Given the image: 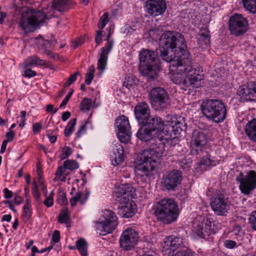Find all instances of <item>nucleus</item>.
<instances>
[{"label":"nucleus","instance_id":"2","mask_svg":"<svg viewBox=\"0 0 256 256\" xmlns=\"http://www.w3.org/2000/svg\"><path fill=\"white\" fill-rule=\"evenodd\" d=\"M160 56L166 62L181 58L188 60L190 56L184 36L180 32L167 31L163 33L160 39Z\"/></svg>","mask_w":256,"mask_h":256},{"label":"nucleus","instance_id":"64","mask_svg":"<svg viewBox=\"0 0 256 256\" xmlns=\"http://www.w3.org/2000/svg\"><path fill=\"white\" fill-rule=\"evenodd\" d=\"M23 200L24 199L22 197L18 196H16L13 200V202L14 204L18 205L20 204L23 201Z\"/></svg>","mask_w":256,"mask_h":256},{"label":"nucleus","instance_id":"8","mask_svg":"<svg viewBox=\"0 0 256 256\" xmlns=\"http://www.w3.org/2000/svg\"><path fill=\"white\" fill-rule=\"evenodd\" d=\"M164 120L159 116H150L146 122L142 124L136 133V136L144 142L150 140L152 138V132L158 134L164 130Z\"/></svg>","mask_w":256,"mask_h":256},{"label":"nucleus","instance_id":"29","mask_svg":"<svg viewBox=\"0 0 256 256\" xmlns=\"http://www.w3.org/2000/svg\"><path fill=\"white\" fill-rule=\"evenodd\" d=\"M183 239L178 237L169 236L166 238L164 242L166 246H168L170 249L174 251L182 244Z\"/></svg>","mask_w":256,"mask_h":256},{"label":"nucleus","instance_id":"22","mask_svg":"<svg viewBox=\"0 0 256 256\" xmlns=\"http://www.w3.org/2000/svg\"><path fill=\"white\" fill-rule=\"evenodd\" d=\"M34 43L40 50H42V53L46 54L49 57L54 59L58 56L52 52L58 44L56 40H46L42 36H40L34 38Z\"/></svg>","mask_w":256,"mask_h":256},{"label":"nucleus","instance_id":"61","mask_svg":"<svg viewBox=\"0 0 256 256\" xmlns=\"http://www.w3.org/2000/svg\"><path fill=\"white\" fill-rule=\"evenodd\" d=\"M4 193V197L6 199H10L13 196V193L12 191L10 190L8 188H4L3 190Z\"/></svg>","mask_w":256,"mask_h":256},{"label":"nucleus","instance_id":"30","mask_svg":"<svg viewBox=\"0 0 256 256\" xmlns=\"http://www.w3.org/2000/svg\"><path fill=\"white\" fill-rule=\"evenodd\" d=\"M199 38L198 42H204L207 46L210 44V36L208 28L206 27H202L199 30L198 34Z\"/></svg>","mask_w":256,"mask_h":256},{"label":"nucleus","instance_id":"48","mask_svg":"<svg viewBox=\"0 0 256 256\" xmlns=\"http://www.w3.org/2000/svg\"><path fill=\"white\" fill-rule=\"evenodd\" d=\"M80 74L78 72H76L74 74L70 76L68 78V80L64 84V87H67L74 82L76 80L77 76Z\"/></svg>","mask_w":256,"mask_h":256},{"label":"nucleus","instance_id":"62","mask_svg":"<svg viewBox=\"0 0 256 256\" xmlns=\"http://www.w3.org/2000/svg\"><path fill=\"white\" fill-rule=\"evenodd\" d=\"M46 110L48 112H50L52 114H54L58 110V108L54 109V106L52 104H49L46 106Z\"/></svg>","mask_w":256,"mask_h":256},{"label":"nucleus","instance_id":"54","mask_svg":"<svg viewBox=\"0 0 256 256\" xmlns=\"http://www.w3.org/2000/svg\"><path fill=\"white\" fill-rule=\"evenodd\" d=\"M42 125L40 122H36L32 125V132L34 134L39 133L42 128Z\"/></svg>","mask_w":256,"mask_h":256},{"label":"nucleus","instance_id":"21","mask_svg":"<svg viewBox=\"0 0 256 256\" xmlns=\"http://www.w3.org/2000/svg\"><path fill=\"white\" fill-rule=\"evenodd\" d=\"M110 30L105 38V40L108 41V42L105 46L102 48L100 50V56L98 59L97 68L100 72V73H102L106 68L108 54L111 51L114 46V40H110Z\"/></svg>","mask_w":256,"mask_h":256},{"label":"nucleus","instance_id":"20","mask_svg":"<svg viewBox=\"0 0 256 256\" xmlns=\"http://www.w3.org/2000/svg\"><path fill=\"white\" fill-rule=\"evenodd\" d=\"M237 94L242 102H256V80L248 81L240 86Z\"/></svg>","mask_w":256,"mask_h":256},{"label":"nucleus","instance_id":"52","mask_svg":"<svg viewBox=\"0 0 256 256\" xmlns=\"http://www.w3.org/2000/svg\"><path fill=\"white\" fill-rule=\"evenodd\" d=\"M73 92H74V90L70 89V91L68 92V94L66 96V97L64 98L63 100L61 102L60 104V108H62L64 107L67 104L68 101L69 100L70 98L72 96Z\"/></svg>","mask_w":256,"mask_h":256},{"label":"nucleus","instance_id":"3","mask_svg":"<svg viewBox=\"0 0 256 256\" xmlns=\"http://www.w3.org/2000/svg\"><path fill=\"white\" fill-rule=\"evenodd\" d=\"M163 154L162 150L148 148L138 156L134 160V170L136 174L148 176L160 164L157 160Z\"/></svg>","mask_w":256,"mask_h":256},{"label":"nucleus","instance_id":"39","mask_svg":"<svg viewBox=\"0 0 256 256\" xmlns=\"http://www.w3.org/2000/svg\"><path fill=\"white\" fill-rule=\"evenodd\" d=\"M210 156L209 154H207L206 156H203L200 160L199 164L200 166H204L206 167L216 166V164L214 163V161L211 160Z\"/></svg>","mask_w":256,"mask_h":256},{"label":"nucleus","instance_id":"40","mask_svg":"<svg viewBox=\"0 0 256 256\" xmlns=\"http://www.w3.org/2000/svg\"><path fill=\"white\" fill-rule=\"evenodd\" d=\"M32 214V209L30 207H23V211L22 214V220L24 222L26 223L29 222Z\"/></svg>","mask_w":256,"mask_h":256},{"label":"nucleus","instance_id":"23","mask_svg":"<svg viewBox=\"0 0 256 256\" xmlns=\"http://www.w3.org/2000/svg\"><path fill=\"white\" fill-rule=\"evenodd\" d=\"M166 8V2L164 0H148L146 2V12L152 16L162 15Z\"/></svg>","mask_w":256,"mask_h":256},{"label":"nucleus","instance_id":"60","mask_svg":"<svg viewBox=\"0 0 256 256\" xmlns=\"http://www.w3.org/2000/svg\"><path fill=\"white\" fill-rule=\"evenodd\" d=\"M242 231L241 226L240 225L238 224H234L233 226V228L232 230V232L234 233V234L236 236H238L240 234V233Z\"/></svg>","mask_w":256,"mask_h":256},{"label":"nucleus","instance_id":"27","mask_svg":"<svg viewBox=\"0 0 256 256\" xmlns=\"http://www.w3.org/2000/svg\"><path fill=\"white\" fill-rule=\"evenodd\" d=\"M47 64L46 62L40 59L36 55H32L28 57L23 62L22 66L24 68L36 66H44Z\"/></svg>","mask_w":256,"mask_h":256},{"label":"nucleus","instance_id":"57","mask_svg":"<svg viewBox=\"0 0 256 256\" xmlns=\"http://www.w3.org/2000/svg\"><path fill=\"white\" fill-rule=\"evenodd\" d=\"M102 32L100 30H97L95 36V42L97 45H99L102 42Z\"/></svg>","mask_w":256,"mask_h":256},{"label":"nucleus","instance_id":"45","mask_svg":"<svg viewBox=\"0 0 256 256\" xmlns=\"http://www.w3.org/2000/svg\"><path fill=\"white\" fill-rule=\"evenodd\" d=\"M57 202L61 206H65L68 204L65 192H61L58 193L57 197Z\"/></svg>","mask_w":256,"mask_h":256},{"label":"nucleus","instance_id":"28","mask_svg":"<svg viewBox=\"0 0 256 256\" xmlns=\"http://www.w3.org/2000/svg\"><path fill=\"white\" fill-rule=\"evenodd\" d=\"M245 132L249 138L256 142V118H253L246 125Z\"/></svg>","mask_w":256,"mask_h":256},{"label":"nucleus","instance_id":"10","mask_svg":"<svg viewBox=\"0 0 256 256\" xmlns=\"http://www.w3.org/2000/svg\"><path fill=\"white\" fill-rule=\"evenodd\" d=\"M152 107L156 110H164L170 106V99L166 90L161 87L152 88L150 93Z\"/></svg>","mask_w":256,"mask_h":256},{"label":"nucleus","instance_id":"7","mask_svg":"<svg viewBox=\"0 0 256 256\" xmlns=\"http://www.w3.org/2000/svg\"><path fill=\"white\" fill-rule=\"evenodd\" d=\"M200 108L204 116L217 123L224 122L226 118V107L221 100H206L201 104Z\"/></svg>","mask_w":256,"mask_h":256},{"label":"nucleus","instance_id":"18","mask_svg":"<svg viewBox=\"0 0 256 256\" xmlns=\"http://www.w3.org/2000/svg\"><path fill=\"white\" fill-rule=\"evenodd\" d=\"M182 180V172L178 170H174L163 176L162 181V186L168 191L174 190L181 183Z\"/></svg>","mask_w":256,"mask_h":256},{"label":"nucleus","instance_id":"6","mask_svg":"<svg viewBox=\"0 0 256 256\" xmlns=\"http://www.w3.org/2000/svg\"><path fill=\"white\" fill-rule=\"evenodd\" d=\"M154 214L158 221L170 224L176 220L179 215L178 206L172 198H164L156 202Z\"/></svg>","mask_w":256,"mask_h":256},{"label":"nucleus","instance_id":"37","mask_svg":"<svg viewBox=\"0 0 256 256\" xmlns=\"http://www.w3.org/2000/svg\"><path fill=\"white\" fill-rule=\"evenodd\" d=\"M92 106V101L90 98H84L80 104V109L82 112H86L90 110Z\"/></svg>","mask_w":256,"mask_h":256},{"label":"nucleus","instance_id":"34","mask_svg":"<svg viewBox=\"0 0 256 256\" xmlns=\"http://www.w3.org/2000/svg\"><path fill=\"white\" fill-rule=\"evenodd\" d=\"M68 0H53L51 7L59 12L64 11L66 6Z\"/></svg>","mask_w":256,"mask_h":256},{"label":"nucleus","instance_id":"25","mask_svg":"<svg viewBox=\"0 0 256 256\" xmlns=\"http://www.w3.org/2000/svg\"><path fill=\"white\" fill-rule=\"evenodd\" d=\"M170 126L172 128V131L176 136H180L182 133H185L186 124L184 118L179 116H172L170 120L168 121Z\"/></svg>","mask_w":256,"mask_h":256},{"label":"nucleus","instance_id":"19","mask_svg":"<svg viewBox=\"0 0 256 256\" xmlns=\"http://www.w3.org/2000/svg\"><path fill=\"white\" fill-rule=\"evenodd\" d=\"M115 126L118 128V136L120 142L124 144L128 143L130 140L131 134L128 118L124 115L120 116L116 119Z\"/></svg>","mask_w":256,"mask_h":256},{"label":"nucleus","instance_id":"53","mask_svg":"<svg viewBox=\"0 0 256 256\" xmlns=\"http://www.w3.org/2000/svg\"><path fill=\"white\" fill-rule=\"evenodd\" d=\"M86 124H87V122H84V124H82L80 126L79 129L76 134V136L78 138H80L85 133V132L86 131Z\"/></svg>","mask_w":256,"mask_h":256},{"label":"nucleus","instance_id":"41","mask_svg":"<svg viewBox=\"0 0 256 256\" xmlns=\"http://www.w3.org/2000/svg\"><path fill=\"white\" fill-rule=\"evenodd\" d=\"M32 196H34L35 200L38 202H41L42 200L40 197V194L38 190V186L36 181L32 182Z\"/></svg>","mask_w":256,"mask_h":256},{"label":"nucleus","instance_id":"59","mask_svg":"<svg viewBox=\"0 0 256 256\" xmlns=\"http://www.w3.org/2000/svg\"><path fill=\"white\" fill-rule=\"evenodd\" d=\"M84 42V40L82 38H78L76 39L72 44V46L74 49L76 48L78 46H81Z\"/></svg>","mask_w":256,"mask_h":256},{"label":"nucleus","instance_id":"4","mask_svg":"<svg viewBox=\"0 0 256 256\" xmlns=\"http://www.w3.org/2000/svg\"><path fill=\"white\" fill-rule=\"evenodd\" d=\"M133 192L132 186L125 184L120 185L113 194L114 200L122 205L118 207V213L122 217L130 218L136 213V206L134 202H130Z\"/></svg>","mask_w":256,"mask_h":256},{"label":"nucleus","instance_id":"33","mask_svg":"<svg viewBox=\"0 0 256 256\" xmlns=\"http://www.w3.org/2000/svg\"><path fill=\"white\" fill-rule=\"evenodd\" d=\"M244 8L252 14H256V0H242Z\"/></svg>","mask_w":256,"mask_h":256},{"label":"nucleus","instance_id":"63","mask_svg":"<svg viewBox=\"0 0 256 256\" xmlns=\"http://www.w3.org/2000/svg\"><path fill=\"white\" fill-rule=\"evenodd\" d=\"M52 132L50 130L48 131L46 136L48 137L49 140L52 144L54 143L57 140V136L56 135L52 136Z\"/></svg>","mask_w":256,"mask_h":256},{"label":"nucleus","instance_id":"5","mask_svg":"<svg viewBox=\"0 0 256 256\" xmlns=\"http://www.w3.org/2000/svg\"><path fill=\"white\" fill-rule=\"evenodd\" d=\"M157 55L154 51L144 49L140 53L139 71L149 81L156 80L160 71Z\"/></svg>","mask_w":256,"mask_h":256},{"label":"nucleus","instance_id":"13","mask_svg":"<svg viewBox=\"0 0 256 256\" xmlns=\"http://www.w3.org/2000/svg\"><path fill=\"white\" fill-rule=\"evenodd\" d=\"M248 22L240 14H235L230 17L228 28L232 34L238 36L244 34L248 28Z\"/></svg>","mask_w":256,"mask_h":256},{"label":"nucleus","instance_id":"31","mask_svg":"<svg viewBox=\"0 0 256 256\" xmlns=\"http://www.w3.org/2000/svg\"><path fill=\"white\" fill-rule=\"evenodd\" d=\"M76 248L81 256H88V244L84 238H80L76 242Z\"/></svg>","mask_w":256,"mask_h":256},{"label":"nucleus","instance_id":"46","mask_svg":"<svg viewBox=\"0 0 256 256\" xmlns=\"http://www.w3.org/2000/svg\"><path fill=\"white\" fill-rule=\"evenodd\" d=\"M82 192H78L76 194L72 196L70 200V206L74 207L76 206L77 202H80V199L82 198Z\"/></svg>","mask_w":256,"mask_h":256},{"label":"nucleus","instance_id":"38","mask_svg":"<svg viewBox=\"0 0 256 256\" xmlns=\"http://www.w3.org/2000/svg\"><path fill=\"white\" fill-rule=\"evenodd\" d=\"M63 166H65L67 170H69L71 171L75 170L79 167L78 162L74 160H68L64 161Z\"/></svg>","mask_w":256,"mask_h":256},{"label":"nucleus","instance_id":"17","mask_svg":"<svg viewBox=\"0 0 256 256\" xmlns=\"http://www.w3.org/2000/svg\"><path fill=\"white\" fill-rule=\"evenodd\" d=\"M138 238V234L136 231L131 228H126L120 237V246L125 250H130L137 244Z\"/></svg>","mask_w":256,"mask_h":256},{"label":"nucleus","instance_id":"51","mask_svg":"<svg viewBox=\"0 0 256 256\" xmlns=\"http://www.w3.org/2000/svg\"><path fill=\"white\" fill-rule=\"evenodd\" d=\"M30 68H25L26 70L24 71V73L22 74L24 77L30 78L36 76V72L31 70Z\"/></svg>","mask_w":256,"mask_h":256},{"label":"nucleus","instance_id":"11","mask_svg":"<svg viewBox=\"0 0 256 256\" xmlns=\"http://www.w3.org/2000/svg\"><path fill=\"white\" fill-rule=\"evenodd\" d=\"M46 10L42 11L38 10L32 14L30 16H22L20 22V25L26 32H34L39 24L48 18Z\"/></svg>","mask_w":256,"mask_h":256},{"label":"nucleus","instance_id":"14","mask_svg":"<svg viewBox=\"0 0 256 256\" xmlns=\"http://www.w3.org/2000/svg\"><path fill=\"white\" fill-rule=\"evenodd\" d=\"M102 217L104 220L98 222V226L102 228L100 234L104 236L112 232L116 228L118 224V220L116 214L112 211L108 210H104Z\"/></svg>","mask_w":256,"mask_h":256},{"label":"nucleus","instance_id":"16","mask_svg":"<svg viewBox=\"0 0 256 256\" xmlns=\"http://www.w3.org/2000/svg\"><path fill=\"white\" fill-rule=\"evenodd\" d=\"M208 135L206 130H195L191 138L192 148L198 154L202 152L206 147L208 142Z\"/></svg>","mask_w":256,"mask_h":256},{"label":"nucleus","instance_id":"55","mask_svg":"<svg viewBox=\"0 0 256 256\" xmlns=\"http://www.w3.org/2000/svg\"><path fill=\"white\" fill-rule=\"evenodd\" d=\"M46 198L44 201V204L48 208L52 206L54 204V198L52 196H46Z\"/></svg>","mask_w":256,"mask_h":256},{"label":"nucleus","instance_id":"36","mask_svg":"<svg viewBox=\"0 0 256 256\" xmlns=\"http://www.w3.org/2000/svg\"><path fill=\"white\" fill-rule=\"evenodd\" d=\"M67 169L63 165L58 168L56 172V178H61V180L65 182L66 177L68 173L66 172Z\"/></svg>","mask_w":256,"mask_h":256},{"label":"nucleus","instance_id":"49","mask_svg":"<svg viewBox=\"0 0 256 256\" xmlns=\"http://www.w3.org/2000/svg\"><path fill=\"white\" fill-rule=\"evenodd\" d=\"M72 153V150L69 146H66L62 150V154L61 155V159L64 160L69 156Z\"/></svg>","mask_w":256,"mask_h":256},{"label":"nucleus","instance_id":"26","mask_svg":"<svg viewBox=\"0 0 256 256\" xmlns=\"http://www.w3.org/2000/svg\"><path fill=\"white\" fill-rule=\"evenodd\" d=\"M110 156L114 166H116L120 164L124 160L123 146L120 144H116L113 147Z\"/></svg>","mask_w":256,"mask_h":256},{"label":"nucleus","instance_id":"58","mask_svg":"<svg viewBox=\"0 0 256 256\" xmlns=\"http://www.w3.org/2000/svg\"><path fill=\"white\" fill-rule=\"evenodd\" d=\"M60 240V232L58 230H55L52 235V241L54 243H57Z\"/></svg>","mask_w":256,"mask_h":256},{"label":"nucleus","instance_id":"15","mask_svg":"<svg viewBox=\"0 0 256 256\" xmlns=\"http://www.w3.org/2000/svg\"><path fill=\"white\" fill-rule=\"evenodd\" d=\"M212 226V222L210 218H204L198 222L194 227V233L198 237L207 240H212V236L215 230Z\"/></svg>","mask_w":256,"mask_h":256},{"label":"nucleus","instance_id":"35","mask_svg":"<svg viewBox=\"0 0 256 256\" xmlns=\"http://www.w3.org/2000/svg\"><path fill=\"white\" fill-rule=\"evenodd\" d=\"M76 118H74L70 120L66 126L64 130V134L66 137H69L74 130V128L76 124Z\"/></svg>","mask_w":256,"mask_h":256},{"label":"nucleus","instance_id":"1","mask_svg":"<svg viewBox=\"0 0 256 256\" xmlns=\"http://www.w3.org/2000/svg\"><path fill=\"white\" fill-rule=\"evenodd\" d=\"M187 60L182 58L176 59L170 62V66L171 80L174 84L180 86L184 90L200 87L203 79L202 76L200 74L202 68L198 64L192 65L190 56Z\"/></svg>","mask_w":256,"mask_h":256},{"label":"nucleus","instance_id":"43","mask_svg":"<svg viewBox=\"0 0 256 256\" xmlns=\"http://www.w3.org/2000/svg\"><path fill=\"white\" fill-rule=\"evenodd\" d=\"M108 16L109 14L108 12H105L100 17L98 22V28L99 29H103L105 27L106 25L108 23L109 21Z\"/></svg>","mask_w":256,"mask_h":256},{"label":"nucleus","instance_id":"56","mask_svg":"<svg viewBox=\"0 0 256 256\" xmlns=\"http://www.w3.org/2000/svg\"><path fill=\"white\" fill-rule=\"evenodd\" d=\"M6 140H4L6 142H10L13 140L15 137V132L10 130H9V132H7L6 134Z\"/></svg>","mask_w":256,"mask_h":256},{"label":"nucleus","instance_id":"50","mask_svg":"<svg viewBox=\"0 0 256 256\" xmlns=\"http://www.w3.org/2000/svg\"><path fill=\"white\" fill-rule=\"evenodd\" d=\"M224 246L227 248L232 249L237 247V244L234 240H226L224 241Z\"/></svg>","mask_w":256,"mask_h":256},{"label":"nucleus","instance_id":"24","mask_svg":"<svg viewBox=\"0 0 256 256\" xmlns=\"http://www.w3.org/2000/svg\"><path fill=\"white\" fill-rule=\"evenodd\" d=\"M134 113L136 118L140 126L146 122V119L150 116V108L146 102H139L134 107Z\"/></svg>","mask_w":256,"mask_h":256},{"label":"nucleus","instance_id":"42","mask_svg":"<svg viewBox=\"0 0 256 256\" xmlns=\"http://www.w3.org/2000/svg\"><path fill=\"white\" fill-rule=\"evenodd\" d=\"M248 222L252 229L256 231V210L252 211L249 214Z\"/></svg>","mask_w":256,"mask_h":256},{"label":"nucleus","instance_id":"12","mask_svg":"<svg viewBox=\"0 0 256 256\" xmlns=\"http://www.w3.org/2000/svg\"><path fill=\"white\" fill-rule=\"evenodd\" d=\"M236 180L240 183L239 188L241 192L248 195L256 186V172L252 170L247 172L244 176V174L240 172L236 178Z\"/></svg>","mask_w":256,"mask_h":256},{"label":"nucleus","instance_id":"32","mask_svg":"<svg viewBox=\"0 0 256 256\" xmlns=\"http://www.w3.org/2000/svg\"><path fill=\"white\" fill-rule=\"evenodd\" d=\"M58 220L60 224H65L68 228L70 226L71 220L68 210H66L60 214Z\"/></svg>","mask_w":256,"mask_h":256},{"label":"nucleus","instance_id":"47","mask_svg":"<svg viewBox=\"0 0 256 256\" xmlns=\"http://www.w3.org/2000/svg\"><path fill=\"white\" fill-rule=\"evenodd\" d=\"M191 162L186 158L182 159L179 162L180 168L184 170H188L190 167Z\"/></svg>","mask_w":256,"mask_h":256},{"label":"nucleus","instance_id":"44","mask_svg":"<svg viewBox=\"0 0 256 256\" xmlns=\"http://www.w3.org/2000/svg\"><path fill=\"white\" fill-rule=\"evenodd\" d=\"M172 256H195L194 252L191 250L186 248L178 251Z\"/></svg>","mask_w":256,"mask_h":256},{"label":"nucleus","instance_id":"9","mask_svg":"<svg viewBox=\"0 0 256 256\" xmlns=\"http://www.w3.org/2000/svg\"><path fill=\"white\" fill-rule=\"evenodd\" d=\"M231 203L226 194L216 190L210 198V206L214 213L220 216H226L230 208Z\"/></svg>","mask_w":256,"mask_h":256}]
</instances>
